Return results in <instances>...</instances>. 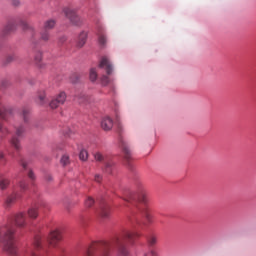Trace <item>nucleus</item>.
Listing matches in <instances>:
<instances>
[{"mask_svg": "<svg viewBox=\"0 0 256 256\" xmlns=\"http://www.w3.org/2000/svg\"><path fill=\"white\" fill-rule=\"evenodd\" d=\"M141 237V233L137 231L127 230L119 237L113 238L111 241L94 242L88 248L86 256H109L111 249H115L119 256H129L128 245H135V241Z\"/></svg>", "mask_w": 256, "mask_h": 256, "instance_id": "1", "label": "nucleus"}, {"mask_svg": "<svg viewBox=\"0 0 256 256\" xmlns=\"http://www.w3.org/2000/svg\"><path fill=\"white\" fill-rule=\"evenodd\" d=\"M15 227L12 225L0 228V243L3 245L4 251L9 255H17V246H15Z\"/></svg>", "mask_w": 256, "mask_h": 256, "instance_id": "2", "label": "nucleus"}, {"mask_svg": "<svg viewBox=\"0 0 256 256\" xmlns=\"http://www.w3.org/2000/svg\"><path fill=\"white\" fill-rule=\"evenodd\" d=\"M137 199L139 203H142V207L140 208L141 213L144 215V217H146L147 221H151V214L149 213L150 209L147 205V192H145V189H143V187H140L138 189Z\"/></svg>", "mask_w": 256, "mask_h": 256, "instance_id": "3", "label": "nucleus"}, {"mask_svg": "<svg viewBox=\"0 0 256 256\" xmlns=\"http://www.w3.org/2000/svg\"><path fill=\"white\" fill-rule=\"evenodd\" d=\"M41 249V236H35L34 242L31 246L26 248L24 256H43L41 253H38Z\"/></svg>", "mask_w": 256, "mask_h": 256, "instance_id": "4", "label": "nucleus"}, {"mask_svg": "<svg viewBox=\"0 0 256 256\" xmlns=\"http://www.w3.org/2000/svg\"><path fill=\"white\" fill-rule=\"evenodd\" d=\"M63 13L67 19L73 23V25H81V18L77 16V12L71 8H64Z\"/></svg>", "mask_w": 256, "mask_h": 256, "instance_id": "5", "label": "nucleus"}, {"mask_svg": "<svg viewBox=\"0 0 256 256\" xmlns=\"http://www.w3.org/2000/svg\"><path fill=\"white\" fill-rule=\"evenodd\" d=\"M67 101V94L65 92H60L52 101L50 102L51 109H57L59 105H64Z\"/></svg>", "mask_w": 256, "mask_h": 256, "instance_id": "6", "label": "nucleus"}, {"mask_svg": "<svg viewBox=\"0 0 256 256\" xmlns=\"http://www.w3.org/2000/svg\"><path fill=\"white\" fill-rule=\"evenodd\" d=\"M63 239V236L61 235V231L59 230H53L50 232V235L48 237V243L52 247H57V243H59Z\"/></svg>", "mask_w": 256, "mask_h": 256, "instance_id": "7", "label": "nucleus"}, {"mask_svg": "<svg viewBox=\"0 0 256 256\" xmlns=\"http://www.w3.org/2000/svg\"><path fill=\"white\" fill-rule=\"evenodd\" d=\"M99 67L101 69H105L107 75H111V73H113V66L111 65L108 57H103L101 59Z\"/></svg>", "mask_w": 256, "mask_h": 256, "instance_id": "8", "label": "nucleus"}, {"mask_svg": "<svg viewBox=\"0 0 256 256\" xmlns=\"http://www.w3.org/2000/svg\"><path fill=\"white\" fill-rule=\"evenodd\" d=\"M120 147L122 148V151L124 153L125 161L129 163L131 161V150L129 149V145L127 144V142L121 140Z\"/></svg>", "mask_w": 256, "mask_h": 256, "instance_id": "9", "label": "nucleus"}, {"mask_svg": "<svg viewBox=\"0 0 256 256\" xmlns=\"http://www.w3.org/2000/svg\"><path fill=\"white\" fill-rule=\"evenodd\" d=\"M98 215L101 219H109V216L111 215V208L109 205L103 204L98 211Z\"/></svg>", "mask_w": 256, "mask_h": 256, "instance_id": "10", "label": "nucleus"}, {"mask_svg": "<svg viewBox=\"0 0 256 256\" xmlns=\"http://www.w3.org/2000/svg\"><path fill=\"white\" fill-rule=\"evenodd\" d=\"M101 127L104 131H111L113 129V119L106 116L101 121Z\"/></svg>", "mask_w": 256, "mask_h": 256, "instance_id": "11", "label": "nucleus"}, {"mask_svg": "<svg viewBox=\"0 0 256 256\" xmlns=\"http://www.w3.org/2000/svg\"><path fill=\"white\" fill-rule=\"evenodd\" d=\"M13 222L17 227H23L25 225V214L18 213L14 216Z\"/></svg>", "mask_w": 256, "mask_h": 256, "instance_id": "12", "label": "nucleus"}, {"mask_svg": "<svg viewBox=\"0 0 256 256\" xmlns=\"http://www.w3.org/2000/svg\"><path fill=\"white\" fill-rule=\"evenodd\" d=\"M11 113H13V108H7L3 105L0 106V119H7L8 115H11Z\"/></svg>", "mask_w": 256, "mask_h": 256, "instance_id": "13", "label": "nucleus"}, {"mask_svg": "<svg viewBox=\"0 0 256 256\" xmlns=\"http://www.w3.org/2000/svg\"><path fill=\"white\" fill-rule=\"evenodd\" d=\"M87 43V32H81L78 41H77V47L81 49Z\"/></svg>", "mask_w": 256, "mask_h": 256, "instance_id": "14", "label": "nucleus"}, {"mask_svg": "<svg viewBox=\"0 0 256 256\" xmlns=\"http://www.w3.org/2000/svg\"><path fill=\"white\" fill-rule=\"evenodd\" d=\"M10 144L12 145V147H14V149H16V151H19L21 149V141L19 140V138H17V136L12 137V139L10 140Z\"/></svg>", "mask_w": 256, "mask_h": 256, "instance_id": "15", "label": "nucleus"}, {"mask_svg": "<svg viewBox=\"0 0 256 256\" xmlns=\"http://www.w3.org/2000/svg\"><path fill=\"white\" fill-rule=\"evenodd\" d=\"M10 183H11V180H9V178H1L0 179L1 191H5V189H7L9 187Z\"/></svg>", "mask_w": 256, "mask_h": 256, "instance_id": "16", "label": "nucleus"}, {"mask_svg": "<svg viewBox=\"0 0 256 256\" xmlns=\"http://www.w3.org/2000/svg\"><path fill=\"white\" fill-rule=\"evenodd\" d=\"M41 61H43V52L37 51L34 55V62L38 67H41Z\"/></svg>", "mask_w": 256, "mask_h": 256, "instance_id": "17", "label": "nucleus"}, {"mask_svg": "<svg viewBox=\"0 0 256 256\" xmlns=\"http://www.w3.org/2000/svg\"><path fill=\"white\" fill-rule=\"evenodd\" d=\"M17 199H19V195L14 193L12 195H10L7 199H6V205L7 207H10V205H13L14 201H17Z\"/></svg>", "mask_w": 256, "mask_h": 256, "instance_id": "18", "label": "nucleus"}, {"mask_svg": "<svg viewBox=\"0 0 256 256\" xmlns=\"http://www.w3.org/2000/svg\"><path fill=\"white\" fill-rule=\"evenodd\" d=\"M40 39L41 41H49V39H51V34L49 33L48 30H42L41 33H40Z\"/></svg>", "mask_w": 256, "mask_h": 256, "instance_id": "19", "label": "nucleus"}, {"mask_svg": "<svg viewBox=\"0 0 256 256\" xmlns=\"http://www.w3.org/2000/svg\"><path fill=\"white\" fill-rule=\"evenodd\" d=\"M37 207H32L28 210V216L30 219H37L39 212L37 211Z\"/></svg>", "mask_w": 256, "mask_h": 256, "instance_id": "20", "label": "nucleus"}, {"mask_svg": "<svg viewBox=\"0 0 256 256\" xmlns=\"http://www.w3.org/2000/svg\"><path fill=\"white\" fill-rule=\"evenodd\" d=\"M29 113H31V110L29 108L22 109V118L24 123H29Z\"/></svg>", "mask_w": 256, "mask_h": 256, "instance_id": "21", "label": "nucleus"}, {"mask_svg": "<svg viewBox=\"0 0 256 256\" xmlns=\"http://www.w3.org/2000/svg\"><path fill=\"white\" fill-rule=\"evenodd\" d=\"M55 27V20H48L44 23V30L51 31Z\"/></svg>", "mask_w": 256, "mask_h": 256, "instance_id": "22", "label": "nucleus"}, {"mask_svg": "<svg viewBox=\"0 0 256 256\" xmlns=\"http://www.w3.org/2000/svg\"><path fill=\"white\" fill-rule=\"evenodd\" d=\"M15 135L16 137H23V135H25V126L20 125L16 127Z\"/></svg>", "mask_w": 256, "mask_h": 256, "instance_id": "23", "label": "nucleus"}, {"mask_svg": "<svg viewBox=\"0 0 256 256\" xmlns=\"http://www.w3.org/2000/svg\"><path fill=\"white\" fill-rule=\"evenodd\" d=\"M46 97H47V95L45 94V91L42 90V91L38 92V99H39V103H40L41 105H45V103H46V101H45Z\"/></svg>", "mask_w": 256, "mask_h": 256, "instance_id": "24", "label": "nucleus"}, {"mask_svg": "<svg viewBox=\"0 0 256 256\" xmlns=\"http://www.w3.org/2000/svg\"><path fill=\"white\" fill-rule=\"evenodd\" d=\"M79 158L81 161H87V159L89 158V153L87 152L86 149L83 148L80 151Z\"/></svg>", "mask_w": 256, "mask_h": 256, "instance_id": "25", "label": "nucleus"}, {"mask_svg": "<svg viewBox=\"0 0 256 256\" xmlns=\"http://www.w3.org/2000/svg\"><path fill=\"white\" fill-rule=\"evenodd\" d=\"M98 41L100 45H105V43H107V38L105 37V35H103L101 30H99V33H98Z\"/></svg>", "mask_w": 256, "mask_h": 256, "instance_id": "26", "label": "nucleus"}, {"mask_svg": "<svg viewBox=\"0 0 256 256\" xmlns=\"http://www.w3.org/2000/svg\"><path fill=\"white\" fill-rule=\"evenodd\" d=\"M95 205V199H93L91 196H88L85 200V207H93Z\"/></svg>", "mask_w": 256, "mask_h": 256, "instance_id": "27", "label": "nucleus"}, {"mask_svg": "<svg viewBox=\"0 0 256 256\" xmlns=\"http://www.w3.org/2000/svg\"><path fill=\"white\" fill-rule=\"evenodd\" d=\"M21 27L23 31H33V27L29 25V23H27L26 21L21 22Z\"/></svg>", "mask_w": 256, "mask_h": 256, "instance_id": "28", "label": "nucleus"}, {"mask_svg": "<svg viewBox=\"0 0 256 256\" xmlns=\"http://www.w3.org/2000/svg\"><path fill=\"white\" fill-rule=\"evenodd\" d=\"M11 31H15V23L9 22L5 27L6 33H11Z\"/></svg>", "mask_w": 256, "mask_h": 256, "instance_id": "29", "label": "nucleus"}, {"mask_svg": "<svg viewBox=\"0 0 256 256\" xmlns=\"http://www.w3.org/2000/svg\"><path fill=\"white\" fill-rule=\"evenodd\" d=\"M90 80L97 81V70L95 68L90 70Z\"/></svg>", "mask_w": 256, "mask_h": 256, "instance_id": "30", "label": "nucleus"}, {"mask_svg": "<svg viewBox=\"0 0 256 256\" xmlns=\"http://www.w3.org/2000/svg\"><path fill=\"white\" fill-rule=\"evenodd\" d=\"M101 81V85H103V87H106V85H109V77L103 75L100 79Z\"/></svg>", "mask_w": 256, "mask_h": 256, "instance_id": "31", "label": "nucleus"}, {"mask_svg": "<svg viewBox=\"0 0 256 256\" xmlns=\"http://www.w3.org/2000/svg\"><path fill=\"white\" fill-rule=\"evenodd\" d=\"M113 165H114V163L112 161L106 162V164H105L106 173H111V169H112Z\"/></svg>", "mask_w": 256, "mask_h": 256, "instance_id": "32", "label": "nucleus"}, {"mask_svg": "<svg viewBox=\"0 0 256 256\" xmlns=\"http://www.w3.org/2000/svg\"><path fill=\"white\" fill-rule=\"evenodd\" d=\"M94 159L95 161H104L105 157H103V154H101L100 152H97L96 154H94Z\"/></svg>", "mask_w": 256, "mask_h": 256, "instance_id": "33", "label": "nucleus"}, {"mask_svg": "<svg viewBox=\"0 0 256 256\" xmlns=\"http://www.w3.org/2000/svg\"><path fill=\"white\" fill-rule=\"evenodd\" d=\"M148 243L151 247H153V245L157 244V238L155 236H150L148 238Z\"/></svg>", "mask_w": 256, "mask_h": 256, "instance_id": "34", "label": "nucleus"}, {"mask_svg": "<svg viewBox=\"0 0 256 256\" xmlns=\"http://www.w3.org/2000/svg\"><path fill=\"white\" fill-rule=\"evenodd\" d=\"M62 165H69V156L67 154L63 155L61 158Z\"/></svg>", "mask_w": 256, "mask_h": 256, "instance_id": "35", "label": "nucleus"}, {"mask_svg": "<svg viewBox=\"0 0 256 256\" xmlns=\"http://www.w3.org/2000/svg\"><path fill=\"white\" fill-rule=\"evenodd\" d=\"M79 103H85L87 101V96L85 94H80L78 96Z\"/></svg>", "mask_w": 256, "mask_h": 256, "instance_id": "36", "label": "nucleus"}, {"mask_svg": "<svg viewBox=\"0 0 256 256\" xmlns=\"http://www.w3.org/2000/svg\"><path fill=\"white\" fill-rule=\"evenodd\" d=\"M20 165H21V167H23V169H27V166L29 165V161L22 159L20 161Z\"/></svg>", "mask_w": 256, "mask_h": 256, "instance_id": "37", "label": "nucleus"}, {"mask_svg": "<svg viewBox=\"0 0 256 256\" xmlns=\"http://www.w3.org/2000/svg\"><path fill=\"white\" fill-rule=\"evenodd\" d=\"M0 133H2V135H8L9 129H7L6 127L0 126Z\"/></svg>", "mask_w": 256, "mask_h": 256, "instance_id": "38", "label": "nucleus"}, {"mask_svg": "<svg viewBox=\"0 0 256 256\" xmlns=\"http://www.w3.org/2000/svg\"><path fill=\"white\" fill-rule=\"evenodd\" d=\"M19 186H20L21 191H26L27 183H25V181H21Z\"/></svg>", "mask_w": 256, "mask_h": 256, "instance_id": "39", "label": "nucleus"}, {"mask_svg": "<svg viewBox=\"0 0 256 256\" xmlns=\"http://www.w3.org/2000/svg\"><path fill=\"white\" fill-rule=\"evenodd\" d=\"M28 177L31 181H35V173H33V170H29Z\"/></svg>", "mask_w": 256, "mask_h": 256, "instance_id": "40", "label": "nucleus"}, {"mask_svg": "<svg viewBox=\"0 0 256 256\" xmlns=\"http://www.w3.org/2000/svg\"><path fill=\"white\" fill-rule=\"evenodd\" d=\"M102 179H103V177L99 174H96L94 177V181H96V183H101Z\"/></svg>", "mask_w": 256, "mask_h": 256, "instance_id": "41", "label": "nucleus"}, {"mask_svg": "<svg viewBox=\"0 0 256 256\" xmlns=\"http://www.w3.org/2000/svg\"><path fill=\"white\" fill-rule=\"evenodd\" d=\"M65 41H67V37L61 36L58 40V43H59V45H63V43H65Z\"/></svg>", "mask_w": 256, "mask_h": 256, "instance_id": "42", "label": "nucleus"}, {"mask_svg": "<svg viewBox=\"0 0 256 256\" xmlns=\"http://www.w3.org/2000/svg\"><path fill=\"white\" fill-rule=\"evenodd\" d=\"M145 256H157V253H155V251H151L148 254H145Z\"/></svg>", "mask_w": 256, "mask_h": 256, "instance_id": "43", "label": "nucleus"}, {"mask_svg": "<svg viewBox=\"0 0 256 256\" xmlns=\"http://www.w3.org/2000/svg\"><path fill=\"white\" fill-rule=\"evenodd\" d=\"M2 159H5V154L3 153V151H0V161H1Z\"/></svg>", "mask_w": 256, "mask_h": 256, "instance_id": "44", "label": "nucleus"}, {"mask_svg": "<svg viewBox=\"0 0 256 256\" xmlns=\"http://www.w3.org/2000/svg\"><path fill=\"white\" fill-rule=\"evenodd\" d=\"M13 5L15 6L19 5V0H13Z\"/></svg>", "mask_w": 256, "mask_h": 256, "instance_id": "45", "label": "nucleus"}, {"mask_svg": "<svg viewBox=\"0 0 256 256\" xmlns=\"http://www.w3.org/2000/svg\"><path fill=\"white\" fill-rule=\"evenodd\" d=\"M7 61H8V63H11V61H13V57H12V56H9V57L7 58Z\"/></svg>", "mask_w": 256, "mask_h": 256, "instance_id": "46", "label": "nucleus"}, {"mask_svg": "<svg viewBox=\"0 0 256 256\" xmlns=\"http://www.w3.org/2000/svg\"><path fill=\"white\" fill-rule=\"evenodd\" d=\"M124 201H127V203H129L131 200L127 199V198H124Z\"/></svg>", "mask_w": 256, "mask_h": 256, "instance_id": "47", "label": "nucleus"}, {"mask_svg": "<svg viewBox=\"0 0 256 256\" xmlns=\"http://www.w3.org/2000/svg\"><path fill=\"white\" fill-rule=\"evenodd\" d=\"M72 83H77V80H72Z\"/></svg>", "mask_w": 256, "mask_h": 256, "instance_id": "48", "label": "nucleus"}, {"mask_svg": "<svg viewBox=\"0 0 256 256\" xmlns=\"http://www.w3.org/2000/svg\"><path fill=\"white\" fill-rule=\"evenodd\" d=\"M118 128L121 129V124H118Z\"/></svg>", "mask_w": 256, "mask_h": 256, "instance_id": "49", "label": "nucleus"}]
</instances>
